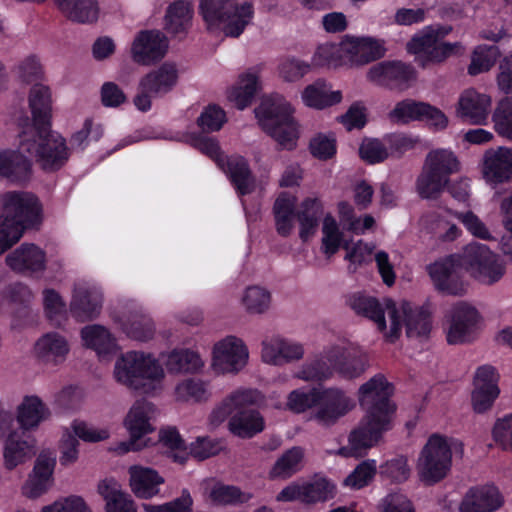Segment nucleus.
Returning <instances> with one entry per match:
<instances>
[{"label": "nucleus", "instance_id": "60", "mask_svg": "<svg viewBox=\"0 0 512 512\" xmlns=\"http://www.w3.org/2000/svg\"><path fill=\"white\" fill-rule=\"evenodd\" d=\"M242 302L249 313L261 314L269 308L271 296L267 290L252 286L246 289Z\"/></svg>", "mask_w": 512, "mask_h": 512}, {"label": "nucleus", "instance_id": "38", "mask_svg": "<svg viewBox=\"0 0 512 512\" xmlns=\"http://www.w3.org/2000/svg\"><path fill=\"white\" fill-rule=\"evenodd\" d=\"M193 3L189 0H175L166 9L164 27L168 33H187L192 24Z\"/></svg>", "mask_w": 512, "mask_h": 512}, {"label": "nucleus", "instance_id": "22", "mask_svg": "<svg viewBox=\"0 0 512 512\" xmlns=\"http://www.w3.org/2000/svg\"><path fill=\"white\" fill-rule=\"evenodd\" d=\"M261 359L264 363L282 366L298 361L304 356L303 345L279 335L265 338L261 343Z\"/></svg>", "mask_w": 512, "mask_h": 512}, {"label": "nucleus", "instance_id": "59", "mask_svg": "<svg viewBox=\"0 0 512 512\" xmlns=\"http://www.w3.org/2000/svg\"><path fill=\"white\" fill-rule=\"evenodd\" d=\"M377 470L375 460H365L346 477L344 484L352 489H361L367 486L374 478Z\"/></svg>", "mask_w": 512, "mask_h": 512}, {"label": "nucleus", "instance_id": "3", "mask_svg": "<svg viewBox=\"0 0 512 512\" xmlns=\"http://www.w3.org/2000/svg\"><path fill=\"white\" fill-rule=\"evenodd\" d=\"M114 377L118 383L141 394L154 395L161 390L165 377L162 365L150 353L128 351L115 362Z\"/></svg>", "mask_w": 512, "mask_h": 512}, {"label": "nucleus", "instance_id": "49", "mask_svg": "<svg viewBox=\"0 0 512 512\" xmlns=\"http://www.w3.org/2000/svg\"><path fill=\"white\" fill-rule=\"evenodd\" d=\"M34 455L33 445L26 440L11 435L5 441L3 448L4 465L9 470L25 463Z\"/></svg>", "mask_w": 512, "mask_h": 512}, {"label": "nucleus", "instance_id": "64", "mask_svg": "<svg viewBox=\"0 0 512 512\" xmlns=\"http://www.w3.org/2000/svg\"><path fill=\"white\" fill-rule=\"evenodd\" d=\"M43 305L46 316L55 324H60L66 313V305L61 296L54 289L43 291Z\"/></svg>", "mask_w": 512, "mask_h": 512}, {"label": "nucleus", "instance_id": "7", "mask_svg": "<svg viewBox=\"0 0 512 512\" xmlns=\"http://www.w3.org/2000/svg\"><path fill=\"white\" fill-rule=\"evenodd\" d=\"M451 31L450 26H426L408 42L407 50L416 55V61L423 68L441 63L462 48L459 42L441 41Z\"/></svg>", "mask_w": 512, "mask_h": 512}, {"label": "nucleus", "instance_id": "31", "mask_svg": "<svg viewBox=\"0 0 512 512\" xmlns=\"http://www.w3.org/2000/svg\"><path fill=\"white\" fill-rule=\"evenodd\" d=\"M129 475L131 491L137 498L151 499L159 495L164 478L156 470L136 465L129 468Z\"/></svg>", "mask_w": 512, "mask_h": 512}, {"label": "nucleus", "instance_id": "5", "mask_svg": "<svg viewBox=\"0 0 512 512\" xmlns=\"http://www.w3.org/2000/svg\"><path fill=\"white\" fill-rule=\"evenodd\" d=\"M456 154L445 148L429 151L416 179V192L422 199L436 200L446 190L450 177L460 171Z\"/></svg>", "mask_w": 512, "mask_h": 512}, {"label": "nucleus", "instance_id": "39", "mask_svg": "<svg viewBox=\"0 0 512 512\" xmlns=\"http://www.w3.org/2000/svg\"><path fill=\"white\" fill-rule=\"evenodd\" d=\"M70 345L65 336L57 332H49L35 343L36 355L45 362L60 363L66 359Z\"/></svg>", "mask_w": 512, "mask_h": 512}, {"label": "nucleus", "instance_id": "12", "mask_svg": "<svg viewBox=\"0 0 512 512\" xmlns=\"http://www.w3.org/2000/svg\"><path fill=\"white\" fill-rule=\"evenodd\" d=\"M390 428L391 420L386 416L377 417L365 414L357 427L350 432L348 445L340 448L337 453L344 457H363Z\"/></svg>", "mask_w": 512, "mask_h": 512}, {"label": "nucleus", "instance_id": "10", "mask_svg": "<svg viewBox=\"0 0 512 512\" xmlns=\"http://www.w3.org/2000/svg\"><path fill=\"white\" fill-rule=\"evenodd\" d=\"M462 269L484 285H493L506 273V265L500 256L486 245L470 243L460 252Z\"/></svg>", "mask_w": 512, "mask_h": 512}, {"label": "nucleus", "instance_id": "62", "mask_svg": "<svg viewBox=\"0 0 512 512\" xmlns=\"http://www.w3.org/2000/svg\"><path fill=\"white\" fill-rule=\"evenodd\" d=\"M346 59L342 52V41L336 43H324L318 46L313 56V63L317 66H338Z\"/></svg>", "mask_w": 512, "mask_h": 512}, {"label": "nucleus", "instance_id": "46", "mask_svg": "<svg viewBox=\"0 0 512 512\" xmlns=\"http://www.w3.org/2000/svg\"><path fill=\"white\" fill-rule=\"evenodd\" d=\"M204 496L216 505H237L248 502L252 495L239 488L222 483L205 482Z\"/></svg>", "mask_w": 512, "mask_h": 512}, {"label": "nucleus", "instance_id": "51", "mask_svg": "<svg viewBox=\"0 0 512 512\" xmlns=\"http://www.w3.org/2000/svg\"><path fill=\"white\" fill-rule=\"evenodd\" d=\"M175 398L179 402H205L211 397L209 384L198 378H188L175 387Z\"/></svg>", "mask_w": 512, "mask_h": 512}, {"label": "nucleus", "instance_id": "50", "mask_svg": "<svg viewBox=\"0 0 512 512\" xmlns=\"http://www.w3.org/2000/svg\"><path fill=\"white\" fill-rule=\"evenodd\" d=\"M15 79L21 84L32 86L36 83H42L44 78V68L35 54H30L20 59L12 68Z\"/></svg>", "mask_w": 512, "mask_h": 512}, {"label": "nucleus", "instance_id": "58", "mask_svg": "<svg viewBox=\"0 0 512 512\" xmlns=\"http://www.w3.org/2000/svg\"><path fill=\"white\" fill-rule=\"evenodd\" d=\"M495 131L503 138L512 141V98L501 100L492 115Z\"/></svg>", "mask_w": 512, "mask_h": 512}, {"label": "nucleus", "instance_id": "11", "mask_svg": "<svg viewBox=\"0 0 512 512\" xmlns=\"http://www.w3.org/2000/svg\"><path fill=\"white\" fill-rule=\"evenodd\" d=\"M178 80V70L175 64L163 63L157 69L145 74L139 81L137 93L133 99L136 108L147 112L152 107V100L169 93Z\"/></svg>", "mask_w": 512, "mask_h": 512}, {"label": "nucleus", "instance_id": "54", "mask_svg": "<svg viewBox=\"0 0 512 512\" xmlns=\"http://www.w3.org/2000/svg\"><path fill=\"white\" fill-rule=\"evenodd\" d=\"M343 244L339 225L331 214L325 215L322 224L321 250L327 256L334 255Z\"/></svg>", "mask_w": 512, "mask_h": 512}, {"label": "nucleus", "instance_id": "27", "mask_svg": "<svg viewBox=\"0 0 512 512\" xmlns=\"http://www.w3.org/2000/svg\"><path fill=\"white\" fill-rule=\"evenodd\" d=\"M491 97L474 89L465 90L458 100V115L474 125L485 124L491 110Z\"/></svg>", "mask_w": 512, "mask_h": 512}, {"label": "nucleus", "instance_id": "18", "mask_svg": "<svg viewBox=\"0 0 512 512\" xmlns=\"http://www.w3.org/2000/svg\"><path fill=\"white\" fill-rule=\"evenodd\" d=\"M480 315L472 305L459 302L447 315L446 339L449 344H463L474 338Z\"/></svg>", "mask_w": 512, "mask_h": 512}, {"label": "nucleus", "instance_id": "35", "mask_svg": "<svg viewBox=\"0 0 512 512\" xmlns=\"http://www.w3.org/2000/svg\"><path fill=\"white\" fill-rule=\"evenodd\" d=\"M297 199L294 195L282 192L273 204L275 229L281 237H288L294 229Z\"/></svg>", "mask_w": 512, "mask_h": 512}, {"label": "nucleus", "instance_id": "55", "mask_svg": "<svg viewBox=\"0 0 512 512\" xmlns=\"http://www.w3.org/2000/svg\"><path fill=\"white\" fill-rule=\"evenodd\" d=\"M303 502H324L334 496L335 486L325 478H315L302 483Z\"/></svg>", "mask_w": 512, "mask_h": 512}, {"label": "nucleus", "instance_id": "36", "mask_svg": "<svg viewBox=\"0 0 512 512\" xmlns=\"http://www.w3.org/2000/svg\"><path fill=\"white\" fill-rule=\"evenodd\" d=\"M220 168L229 176L240 195L250 194L254 191L255 178L243 157H224V166Z\"/></svg>", "mask_w": 512, "mask_h": 512}, {"label": "nucleus", "instance_id": "16", "mask_svg": "<svg viewBox=\"0 0 512 512\" xmlns=\"http://www.w3.org/2000/svg\"><path fill=\"white\" fill-rule=\"evenodd\" d=\"M392 389L385 377L377 374L359 388V402L366 414L391 420L395 405L390 402Z\"/></svg>", "mask_w": 512, "mask_h": 512}, {"label": "nucleus", "instance_id": "34", "mask_svg": "<svg viewBox=\"0 0 512 512\" xmlns=\"http://www.w3.org/2000/svg\"><path fill=\"white\" fill-rule=\"evenodd\" d=\"M323 214L324 206L319 197L309 196L301 202L297 211V219L299 237L302 241H307L316 233Z\"/></svg>", "mask_w": 512, "mask_h": 512}, {"label": "nucleus", "instance_id": "57", "mask_svg": "<svg viewBox=\"0 0 512 512\" xmlns=\"http://www.w3.org/2000/svg\"><path fill=\"white\" fill-rule=\"evenodd\" d=\"M233 412L250 410L249 407L259 406L264 401V396L257 389L239 388L228 394L226 397Z\"/></svg>", "mask_w": 512, "mask_h": 512}, {"label": "nucleus", "instance_id": "4", "mask_svg": "<svg viewBox=\"0 0 512 512\" xmlns=\"http://www.w3.org/2000/svg\"><path fill=\"white\" fill-rule=\"evenodd\" d=\"M199 9L208 30H221L232 38L242 35L255 16L251 0H200Z\"/></svg>", "mask_w": 512, "mask_h": 512}, {"label": "nucleus", "instance_id": "9", "mask_svg": "<svg viewBox=\"0 0 512 512\" xmlns=\"http://www.w3.org/2000/svg\"><path fill=\"white\" fill-rule=\"evenodd\" d=\"M451 464L452 450L448 438L433 434L419 454L416 470L420 481L433 485L447 476Z\"/></svg>", "mask_w": 512, "mask_h": 512}, {"label": "nucleus", "instance_id": "43", "mask_svg": "<svg viewBox=\"0 0 512 512\" xmlns=\"http://www.w3.org/2000/svg\"><path fill=\"white\" fill-rule=\"evenodd\" d=\"M228 426L234 435L248 439L262 432L265 428V422L259 411L250 409L234 413L229 420Z\"/></svg>", "mask_w": 512, "mask_h": 512}, {"label": "nucleus", "instance_id": "17", "mask_svg": "<svg viewBox=\"0 0 512 512\" xmlns=\"http://www.w3.org/2000/svg\"><path fill=\"white\" fill-rule=\"evenodd\" d=\"M459 269H462L460 253L450 255L427 267L435 288L454 296H462L467 291L466 282L458 275Z\"/></svg>", "mask_w": 512, "mask_h": 512}, {"label": "nucleus", "instance_id": "37", "mask_svg": "<svg viewBox=\"0 0 512 512\" xmlns=\"http://www.w3.org/2000/svg\"><path fill=\"white\" fill-rule=\"evenodd\" d=\"M49 417V408L36 395L25 396L17 408V421L24 430L37 428Z\"/></svg>", "mask_w": 512, "mask_h": 512}, {"label": "nucleus", "instance_id": "25", "mask_svg": "<svg viewBox=\"0 0 512 512\" xmlns=\"http://www.w3.org/2000/svg\"><path fill=\"white\" fill-rule=\"evenodd\" d=\"M56 465V456L50 451L41 452L32 473L23 486V494L28 498H37L45 493L52 483V476Z\"/></svg>", "mask_w": 512, "mask_h": 512}, {"label": "nucleus", "instance_id": "29", "mask_svg": "<svg viewBox=\"0 0 512 512\" xmlns=\"http://www.w3.org/2000/svg\"><path fill=\"white\" fill-rule=\"evenodd\" d=\"M503 497L497 487L485 485L468 490L461 504V512H494L503 505Z\"/></svg>", "mask_w": 512, "mask_h": 512}, {"label": "nucleus", "instance_id": "53", "mask_svg": "<svg viewBox=\"0 0 512 512\" xmlns=\"http://www.w3.org/2000/svg\"><path fill=\"white\" fill-rule=\"evenodd\" d=\"M159 443L175 462L182 464L187 460L185 442L176 428L168 427L160 430Z\"/></svg>", "mask_w": 512, "mask_h": 512}, {"label": "nucleus", "instance_id": "2", "mask_svg": "<svg viewBox=\"0 0 512 512\" xmlns=\"http://www.w3.org/2000/svg\"><path fill=\"white\" fill-rule=\"evenodd\" d=\"M367 359L365 354L350 343L332 344L297 372L296 377L305 381L329 379L337 372L345 378H357L365 372Z\"/></svg>", "mask_w": 512, "mask_h": 512}, {"label": "nucleus", "instance_id": "52", "mask_svg": "<svg viewBox=\"0 0 512 512\" xmlns=\"http://www.w3.org/2000/svg\"><path fill=\"white\" fill-rule=\"evenodd\" d=\"M500 56V51L495 45H480L475 48L468 66V73L472 76L489 71Z\"/></svg>", "mask_w": 512, "mask_h": 512}, {"label": "nucleus", "instance_id": "14", "mask_svg": "<svg viewBox=\"0 0 512 512\" xmlns=\"http://www.w3.org/2000/svg\"><path fill=\"white\" fill-rule=\"evenodd\" d=\"M156 415L157 408L152 402L141 399L133 403L124 418V426L130 439L120 444L121 452L137 451L146 445L141 439L155 430L153 421Z\"/></svg>", "mask_w": 512, "mask_h": 512}, {"label": "nucleus", "instance_id": "26", "mask_svg": "<svg viewBox=\"0 0 512 512\" xmlns=\"http://www.w3.org/2000/svg\"><path fill=\"white\" fill-rule=\"evenodd\" d=\"M103 295L95 287L78 285L70 303L71 315L78 322H86L95 319L101 312Z\"/></svg>", "mask_w": 512, "mask_h": 512}, {"label": "nucleus", "instance_id": "1", "mask_svg": "<svg viewBox=\"0 0 512 512\" xmlns=\"http://www.w3.org/2000/svg\"><path fill=\"white\" fill-rule=\"evenodd\" d=\"M32 122L25 120L19 135L20 148L47 171L61 168L69 158L65 139L51 130V92L43 83L34 84L29 92Z\"/></svg>", "mask_w": 512, "mask_h": 512}, {"label": "nucleus", "instance_id": "56", "mask_svg": "<svg viewBox=\"0 0 512 512\" xmlns=\"http://www.w3.org/2000/svg\"><path fill=\"white\" fill-rule=\"evenodd\" d=\"M426 102L416 101L413 99H405L398 102L393 110L389 113L391 121L396 123H409L419 121Z\"/></svg>", "mask_w": 512, "mask_h": 512}, {"label": "nucleus", "instance_id": "47", "mask_svg": "<svg viewBox=\"0 0 512 512\" xmlns=\"http://www.w3.org/2000/svg\"><path fill=\"white\" fill-rule=\"evenodd\" d=\"M259 89V79L256 72L249 70L240 75L239 80L228 92V99L238 109L243 110L252 103Z\"/></svg>", "mask_w": 512, "mask_h": 512}, {"label": "nucleus", "instance_id": "23", "mask_svg": "<svg viewBox=\"0 0 512 512\" xmlns=\"http://www.w3.org/2000/svg\"><path fill=\"white\" fill-rule=\"evenodd\" d=\"M342 52L346 62L352 65H365L385 54L384 43L372 37L345 36L342 39Z\"/></svg>", "mask_w": 512, "mask_h": 512}, {"label": "nucleus", "instance_id": "61", "mask_svg": "<svg viewBox=\"0 0 512 512\" xmlns=\"http://www.w3.org/2000/svg\"><path fill=\"white\" fill-rule=\"evenodd\" d=\"M318 391L319 388H312L308 391L301 389L291 391L287 397L286 408L299 414L317 406Z\"/></svg>", "mask_w": 512, "mask_h": 512}, {"label": "nucleus", "instance_id": "28", "mask_svg": "<svg viewBox=\"0 0 512 512\" xmlns=\"http://www.w3.org/2000/svg\"><path fill=\"white\" fill-rule=\"evenodd\" d=\"M389 298L380 302L377 298L362 293H354L348 299L350 308L357 314L373 321L378 330L386 338L389 325H387L386 302Z\"/></svg>", "mask_w": 512, "mask_h": 512}, {"label": "nucleus", "instance_id": "21", "mask_svg": "<svg viewBox=\"0 0 512 512\" xmlns=\"http://www.w3.org/2000/svg\"><path fill=\"white\" fill-rule=\"evenodd\" d=\"M168 49V40L158 30L140 31L131 46L132 59L142 65H150L164 57Z\"/></svg>", "mask_w": 512, "mask_h": 512}, {"label": "nucleus", "instance_id": "30", "mask_svg": "<svg viewBox=\"0 0 512 512\" xmlns=\"http://www.w3.org/2000/svg\"><path fill=\"white\" fill-rule=\"evenodd\" d=\"M5 261L16 272H41L45 269L46 254L35 244L23 243L10 252Z\"/></svg>", "mask_w": 512, "mask_h": 512}, {"label": "nucleus", "instance_id": "24", "mask_svg": "<svg viewBox=\"0 0 512 512\" xmlns=\"http://www.w3.org/2000/svg\"><path fill=\"white\" fill-rule=\"evenodd\" d=\"M482 173L490 184H501L512 178V148L500 146L485 151Z\"/></svg>", "mask_w": 512, "mask_h": 512}, {"label": "nucleus", "instance_id": "20", "mask_svg": "<svg viewBox=\"0 0 512 512\" xmlns=\"http://www.w3.org/2000/svg\"><path fill=\"white\" fill-rule=\"evenodd\" d=\"M367 77L379 85L404 90L415 81L416 71L411 65L402 62H382L371 67Z\"/></svg>", "mask_w": 512, "mask_h": 512}, {"label": "nucleus", "instance_id": "48", "mask_svg": "<svg viewBox=\"0 0 512 512\" xmlns=\"http://www.w3.org/2000/svg\"><path fill=\"white\" fill-rule=\"evenodd\" d=\"M84 345L95 350L99 355L109 354L116 350L117 344L111 333L101 325H87L81 329Z\"/></svg>", "mask_w": 512, "mask_h": 512}, {"label": "nucleus", "instance_id": "32", "mask_svg": "<svg viewBox=\"0 0 512 512\" xmlns=\"http://www.w3.org/2000/svg\"><path fill=\"white\" fill-rule=\"evenodd\" d=\"M31 156L21 150H0V176L14 182H22L31 174ZM32 159H35L32 157Z\"/></svg>", "mask_w": 512, "mask_h": 512}, {"label": "nucleus", "instance_id": "41", "mask_svg": "<svg viewBox=\"0 0 512 512\" xmlns=\"http://www.w3.org/2000/svg\"><path fill=\"white\" fill-rule=\"evenodd\" d=\"M301 97L306 106L322 110L340 103L342 93L340 90L333 91L324 80H317L303 90Z\"/></svg>", "mask_w": 512, "mask_h": 512}, {"label": "nucleus", "instance_id": "8", "mask_svg": "<svg viewBox=\"0 0 512 512\" xmlns=\"http://www.w3.org/2000/svg\"><path fill=\"white\" fill-rule=\"evenodd\" d=\"M387 319L389 322L386 340L394 342L401 334L402 324L405 323L406 335L409 338H425L431 331L430 313L425 307L413 306L409 302H401L399 305L393 300L386 302Z\"/></svg>", "mask_w": 512, "mask_h": 512}, {"label": "nucleus", "instance_id": "33", "mask_svg": "<svg viewBox=\"0 0 512 512\" xmlns=\"http://www.w3.org/2000/svg\"><path fill=\"white\" fill-rule=\"evenodd\" d=\"M97 490L105 501L106 512H137L135 501L131 495L124 491L115 479L101 480Z\"/></svg>", "mask_w": 512, "mask_h": 512}, {"label": "nucleus", "instance_id": "15", "mask_svg": "<svg viewBox=\"0 0 512 512\" xmlns=\"http://www.w3.org/2000/svg\"><path fill=\"white\" fill-rule=\"evenodd\" d=\"M356 407L354 398L338 387L319 389L317 407L311 418L323 427L334 426Z\"/></svg>", "mask_w": 512, "mask_h": 512}, {"label": "nucleus", "instance_id": "40", "mask_svg": "<svg viewBox=\"0 0 512 512\" xmlns=\"http://www.w3.org/2000/svg\"><path fill=\"white\" fill-rule=\"evenodd\" d=\"M162 362L167 372L174 375L195 373L204 366L200 355L190 349H174L162 355Z\"/></svg>", "mask_w": 512, "mask_h": 512}, {"label": "nucleus", "instance_id": "45", "mask_svg": "<svg viewBox=\"0 0 512 512\" xmlns=\"http://www.w3.org/2000/svg\"><path fill=\"white\" fill-rule=\"evenodd\" d=\"M305 450L294 446L281 454L270 469V479L286 480L300 472L304 465Z\"/></svg>", "mask_w": 512, "mask_h": 512}, {"label": "nucleus", "instance_id": "42", "mask_svg": "<svg viewBox=\"0 0 512 512\" xmlns=\"http://www.w3.org/2000/svg\"><path fill=\"white\" fill-rule=\"evenodd\" d=\"M122 331L131 339L148 341L153 338L155 326L152 319L141 310H134L118 319Z\"/></svg>", "mask_w": 512, "mask_h": 512}, {"label": "nucleus", "instance_id": "44", "mask_svg": "<svg viewBox=\"0 0 512 512\" xmlns=\"http://www.w3.org/2000/svg\"><path fill=\"white\" fill-rule=\"evenodd\" d=\"M58 9L66 18L81 24L97 21L99 7L95 0H55Z\"/></svg>", "mask_w": 512, "mask_h": 512}, {"label": "nucleus", "instance_id": "13", "mask_svg": "<svg viewBox=\"0 0 512 512\" xmlns=\"http://www.w3.org/2000/svg\"><path fill=\"white\" fill-rule=\"evenodd\" d=\"M2 214L23 231L37 229L43 220L38 198L28 192L10 191L2 196Z\"/></svg>", "mask_w": 512, "mask_h": 512}, {"label": "nucleus", "instance_id": "63", "mask_svg": "<svg viewBox=\"0 0 512 512\" xmlns=\"http://www.w3.org/2000/svg\"><path fill=\"white\" fill-rule=\"evenodd\" d=\"M192 504L189 491L184 489L181 496L172 501L158 505L143 503L141 507L145 512H190Z\"/></svg>", "mask_w": 512, "mask_h": 512}, {"label": "nucleus", "instance_id": "6", "mask_svg": "<svg viewBox=\"0 0 512 512\" xmlns=\"http://www.w3.org/2000/svg\"><path fill=\"white\" fill-rule=\"evenodd\" d=\"M262 129L279 145L293 149L297 140V127L290 104L279 94L265 97L255 109Z\"/></svg>", "mask_w": 512, "mask_h": 512}, {"label": "nucleus", "instance_id": "19", "mask_svg": "<svg viewBox=\"0 0 512 512\" xmlns=\"http://www.w3.org/2000/svg\"><path fill=\"white\" fill-rule=\"evenodd\" d=\"M248 357L244 342L235 336H227L214 345L212 366L220 374L237 373L245 367Z\"/></svg>", "mask_w": 512, "mask_h": 512}]
</instances>
